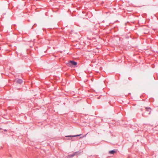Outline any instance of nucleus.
<instances>
[{"label": "nucleus", "instance_id": "1", "mask_svg": "<svg viewBox=\"0 0 158 158\" xmlns=\"http://www.w3.org/2000/svg\"><path fill=\"white\" fill-rule=\"evenodd\" d=\"M151 113V108L150 107H146L145 108V111L143 113L142 115L144 117H146L149 114Z\"/></svg>", "mask_w": 158, "mask_h": 158}, {"label": "nucleus", "instance_id": "2", "mask_svg": "<svg viewBox=\"0 0 158 158\" xmlns=\"http://www.w3.org/2000/svg\"><path fill=\"white\" fill-rule=\"evenodd\" d=\"M77 62L74 60H70L67 63V65L70 67L73 66H76L77 64Z\"/></svg>", "mask_w": 158, "mask_h": 158}, {"label": "nucleus", "instance_id": "3", "mask_svg": "<svg viewBox=\"0 0 158 158\" xmlns=\"http://www.w3.org/2000/svg\"><path fill=\"white\" fill-rule=\"evenodd\" d=\"M116 150L114 149L112 150H111L109 151V153L110 154H114L116 152Z\"/></svg>", "mask_w": 158, "mask_h": 158}, {"label": "nucleus", "instance_id": "4", "mask_svg": "<svg viewBox=\"0 0 158 158\" xmlns=\"http://www.w3.org/2000/svg\"><path fill=\"white\" fill-rule=\"evenodd\" d=\"M23 81L21 79H19L17 81V82L19 84L22 83Z\"/></svg>", "mask_w": 158, "mask_h": 158}, {"label": "nucleus", "instance_id": "5", "mask_svg": "<svg viewBox=\"0 0 158 158\" xmlns=\"http://www.w3.org/2000/svg\"><path fill=\"white\" fill-rule=\"evenodd\" d=\"M76 152H75V153H74L73 154L69 155L68 156L70 157H72L75 155V154H76Z\"/></svg>", "mask_w": 158, "mask_h": 158}, {"label": "nucleus", "instance_id": "6", "mask_svg": "<svg viewBox=\"0 0 158 158\" xmlns=\"http://www.w3.org/2000/svg\"><path fill=\"white\" fill-rule=\"evenodd\" d=\"M66 137H74V135H69L67 136H66Z\"/></svg>", "mask_w": 158, "mask_h": 158}, {"label": "nucleus", "instance_id": "7", "mask_svg": "<svg viewBox=\"0 0 158 158\" xmlns=\"http://www.w3.org/2000/svg\"><path fill=\"white\" fill-rule=\"evenodd\" d=\"M81 135V134L74 135V137L79 136H80Z\"/></svg>", "mask_w": 158, "mask_h": 158}, {"label": "nucleus", "instance_id": "8", "mask_svg": "<svg viewBox=\"0 0 158 158\" xmlns=\"http://www.w3.org/2000/svg\"><path fill=\"white\" fill-rule=\"evenodd\" d=\"M4 131H7V130H6V129H4Z\"/></svg>", "mask_w": 158, "mask_h": 158}]
</instances>
